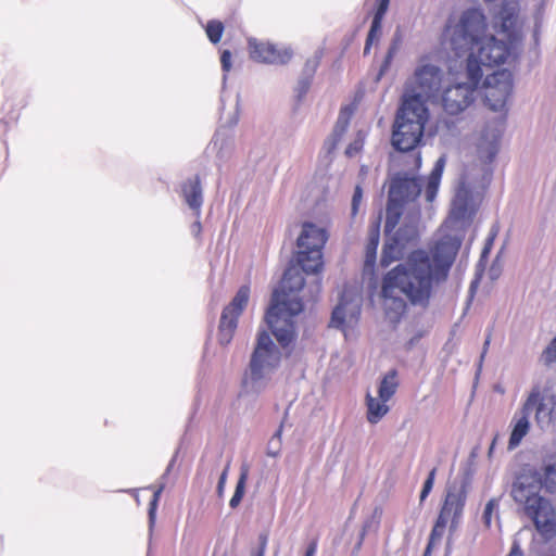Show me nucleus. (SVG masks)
I'll return each mask as SVG.
<instances>
[{"label": "nucleus", "instance_id": "1", "mask_svg": "<svg viewBox=\"0 0 556 556\" xmlns=\"http://www.w3.org/2000/svg\"><path fill=\"white\" fill-rule=\"evenodd\" d=\"M460 245V237L443 236L431 249V256L425 250H415L383 276L381 298L390 323L397 324L405 314V299L414 306L429 305L433 285L446 280Z\"/></svg>", "mask_w": 556, "mask_h": 556}, {"label": "nucleus", "instance_id": "2", "mask_svg": "<svg viewBox=\"0 0 556 556\" xmlns=\"http://www.w3.org/2000/svg\"><path fill=\"white\" fill-rule=\"evenodd\" d=\"M519 10L518 0H502L492 7L493 27L502 36L497 38L486 37L484 14L478 9H468L456 24L446 26L445 45L456 59L466 58V65L473 60L482 77L484 68L505 63L521 41Z\"/></svg>", "mask_w": 556, "mask_h": 556}, {"label": "nucleus", "instance_id": "3", "mask_svg": "<svg viewBox=\"0 0 556 556\" xmlns=\"http://www.w3.org/2000/svg\"><path fill=\"white\" fill-rule=\"evenodd\" d=\"M540 475L533 469L522 470L511 486V496L522 505L523 514L533 522L536 532L544 541L556 535V513L552 503L540 495L543 486Z\"/></svg>", "mask_w": 556, "mask_h": 556}, {"label": "nucleus", "instance_id": "4", "mask_svg": "<svg viewBox=\"0 0 556 556\" xmlns=\"http://www.w3.org/2000/svg\"><path fill=\"white\" fill-rule=\"evenodd\" d=\"M280 359L281 353L274 344L270 336L261 332L249 367L242 378V392L248 395H258L264 392Z\"/></svg>", "mask_w": 556, "mask_h": 556}, {"label": "nucleus", "instance_id": "5", "mask_svg": "<svg viewBox=\"0 0 556 556\" xmlns=\"http://www.w3.org/2000/svg\"><path fill=\"white\" fill-rule=\"evenodd\" d=\"M427 119L428 108L417 98L403 101L393 127L392 146L402 152L414 150L421 141Z\"/></svg>", "mask_w": 556, "mask_h": 556}, {"label": "nucleus", "instance_id": "6", "mask_svg": "<svg viewBox=\"0 0 556 556\" xmlns=\"http://www.w3.org/2000/svg\"><path fill=\"white\" fill-rule=\"evenodd\" d=\"M424 182L420 177L407 173H397L392 179L389 189L386 208L384 232H390L401 222L404 212L419 207L415 201L420 195Z\"/></svg>", "mask_w": 556, "mask_h": 556}, {"label": "nucleus", "instance_id": "7", "mask_svg": "<svg viewBox=\"0 0 556 556\" xmlns=\"http://www.w3.org/2000/svg\"><path fill=\"white\" fill-rule=\"evenodd\" d=\"M302 311L303 304L299 299L290 298L287 293H280L278 290L274 291L265 320L282 348L288 346L294 340L293 318Z\"/></svg>", "mask_w": 556, "mask_h": 556}, {"label": "nucleus", "instance_id": "8", "mask_svg": "<svg viewBox=\"0 0 556 556\" xmlns=\"http://www.w3.org/2000/svg\"><path fill=\"white\" fill-rule=\"evenodd\" d=\"M468 81L455 83L443 88L440 102L447 115H458L465 112L477 99L481 73L472 60L466 65Z\"/></svg>", "mask_w": 556, "mask_h": 556}, {"label": "nucleus", "instance_id": "9", "mask_svg": "<svg viewBox=\"0 0 556 556\" xmlns=\"http://www.w3.org/2000/svg\"><path fill=\"white\" fill-rule=\"evenodd\" d=\"M328 237L324 228L312 223H305L298 238L296 261L302 270L307 274H317L323 268L321 250Z\"/></svg>", "mask_w": 556, "mask_h": 556}, {"label": "nucleus", "instance_id": "10", "mask_svg": "<svg viewBox=\"0 0 556 556\" xmlns=\"http://www.w3.org/2000/svg\"><path fill=\"white\" fill-rule=\"evenodd\" d=\"M443 72L442 70L429 63H420L412 79L406 83L403 101L417 98L424 105L427 100L438 96L441 87Z\"/></svg>", "mask_w": 556, "mask_h": 556}, {"label": "nucleus", "instance_id": "11", "mask_svg": "<svg viewBox=\"0 0 556 556\" xmlns=\"http://www.w3.org/2000/svg\"><path fill=\"white\" fill-rule=\"evenodd\" d=\"M523 410L534 412L538 427L543 431L556 432V393H549L534 386L529 392Z\"/></svg>", "mask_w": 556, "mask_h": 556}, {"label": "nucleus", "instance_id": "12", "mask_svg": "<svg viewBox=\"0 0 556 556\" xmlns=\"http://www.w3.org/2000/svg\"><path fill=\"white\" fill-rule=\"evenodd\" d=\"M484 102L494 112L502 111L513 90V75L507 70H498L486 75L483 81Z\"/></svg>", "mask_w": 556, "mask_h": 556}, {"label": "nucleus", "instance_id": "13", "mask_svg": "<svg viewBox=\"0 0 556 556\" xmlns=\"http://www.w3.org/2000/svg\"><path fill=\"white\" fill-rule=\"evenodd\" d=\"M361 311V298L344 291L332 311L329 326L345 332L346 329H352L357 325Z\"/></svg>", "mask_w": 556, "mask_h": 556}, {"label": "nucleus", "instance_id": "14", "mask_svg": "<svg viewBox=\"0 0 556 556\" xmlns=\"http://www.w3.org/2000/svg\"><path fill=\"white\" fill-rule=\"evenodd\" d=\"M249 50L251 59L267 64L285 65L293 56V50L290 46H278L255 38L249 39Z\"/></svg>", "mask_w": 556, "mask_h": 556}, {"label": "nucleus", "instance_id": "15", "mask_svg": "<svg viewBox=\"0 0 556 556\" xmlns=\"http://www.w3.org/2000/svg\"><path fill=\"white\" fill-rule=\"evenodd\" d=\"M467 491L464 484H452L446 490L445 500L439 516L451 520L450 530L457 528L463 515Z\"/></svg>", "mask_w": 556, "mask_h": 556}, {"label": "nucleus", "instance_id": "16", "mask_svg": "<svg viewBox=\"0 0 556 556\" xmlns=\"http://www.w3.org/2000/svg\"><path fill=\"white\" fill-rule=\"evenodd\" d=\"M473 211L471 190L464 178L460 181L453 200L451 218L456 222H465L471 217Z\"/></svg>", "mask_w": 556, "mask_h": 556}, {"label": "nucleus", "instance_id": "17", "mask_svg": "<svg viewBox=\"0 0 556 556\" xmlns=\"http://www.w3.org/2000/svg\"><path fill=\"white\" fill-rule=\"evenodd\" d=\"M402 216V224L393 236L407 247L416 244L419 236L418 225L420 220V208L414 206L404 212Z\"/></svg>", "mask_w": 556, "mask_h": 556}, {"label": "nucleus", "instance_id": "18", "mask_svg": "<svg viewBox=\"0 0 556 556\" xmlns=\"http://www.w3.org/2000/svg\"><path fill=\"white\" fill-rule=\"evenodd\" d=\"M181 195L186 204L194 212L195 217L199 219L203 204V189L198 175L188 178L181 185Z\"/></svg>", "mask_w": 556, "mask_h": 556}, {"label": "nucleus", "instance_id": "19", "mask_svg": "<svg viewBox=\"0 0 556 556\" xmlns=\"http://www.w3.org/2000/svg\"><path fill=\"white\" fill-rule=\"evenodd\" d=\"M530 413L523 410V405L520 408L519 414H515L511 420V432L508 440L507 448L508 451H514L517 448L522 439L529 433L530 430V421H529Z\"/></svg>", "mask_w": 556, "mask_h": 556}, {"label": "nucleus", "instance_id": "20", "mask_svg": "<svg viewBox=\"0 0 556 556\" xmlns=\"http://www.w3.org/2000/svg\"><path fill=\"white\" fill-rule=\"evenodd\" d=\"M500 138L501 134L496 129H485L483 132L478 146V154L484 163H491L495 159L498 152Z\"/></svg>", "mask_w": 556, "mask_h": 556}, {"label": "nucleus", "instance_id": "21", "mask_svg": "<svg viewBox=\"0 0 556 556\" xmlns=\"http://www.w3.org/2000/svg\"><path fill=\"white\" fill-rule=\"evenodd\" d=\"M392 231L393 229L388 233L386 232V235L389 236ZM406 248L407 245L394 236L388 237L382 250L381 266L387 267L392 262L402 258L406 253Z\"/></svg>", "mask_w": 556, "mask_h": 556}, {"label": "nucleus", "instance_id": "22", "mask_svg": "<svg viewBox=\"0 0 556 556\" xmlns=\"http://www.w3.org/2000/svg\"><path fill=\"white\" fill-rule=\"evenodd\" d=\"M445 163L446 159L444 155L440 156L434 163V166L428 177L425 190V198L427 202L431 203L437 198Z\"/></svg>", "mask_w": 556, "mask_h": 556}, {"label": "nucleus", "instance_id": "23", "mask_svg": "<svg viewBox=\"0 0 556 556\" xmlns=\"http://www.w3.org/2000/svg\"><path fill=\"white\" fill-rule=\"evenodd\" d=\"M540 475L543 486L549 492L556 491V454L544 459L540 470H533Z\"/></svg>", "mask_w": 556, "mask_h": 556}, {"label": "nucleus", "instance_id": "24", "mask_svg": "<svg viewBox=\"0 0 556 556\" xmlns=\"http://www.w3.org/2000/svg\"><path fill=\"white\" fill-rule=\"evenodd\" d=\"M366 406L367 420L372 425L378 424L390 409L387 402H382V400L374 397L370 393H367L366 395Z\"/></svg>", "mask_w": 556, "mask_h": 556}, {"label": "nucleus", "instance_id": "25", "mask_svg": "<svg viewBox=\"0 0 556 556\" xmlns=\"http://www.w3.org/2000/svg\"><path fill=\"white\" fill-rule=\"evenodd\" d=\"M212 147L219 159L227 157L233 149V137L226 129H218L212 140Z\"/></svg>", "mask_w": 556, "mask_h": 556}, {"label": "nucleus", "instance_id": "26", "mask_svg": "<svg viewBox=\"0 0 556 556\" xmlns=\"http://www.w3.org/2000/svg\"><path fill=\"white\" fill-rule=\"evenodd\" d=\"M250 298V288L248 286H242L237 291L236 295L233 296L232 301L228 306H226L223 311V313L228 312V317H235V319L238 320L239 316L243 312L244 307L248 304Z\"/></svg>", "mask_w": 556, "mask_h": 556}, {"label": "nucleus", "instance_id": "27", "mask_svg": "<svg viewBox=\"0 0 556 556\" xmlns=\"http://www.w3.org/2000/svg\"><path fill=\"white\" fill-rule=\"evenodd\" d=\"M304 283L305 280L303 275L294 268H289L283 274L281 281V293H286L287 291L290 293L299 292L304 287Z\"/></svg>", "mask_w": 556, "mask_h": 556}, {"label": "nucleus", "instance_id": "28", "mask_svg": "<svg viewBox=\"0 0 556 556\" xmlns=\"http://www.w3.org/2000/svg\"><path fill=\"white\" fill-rule=\"evenodd\" d=\"M237 321L233 316L228 317V312L222 313L218 331V341L222 345L230 343L237 328Z\"/></svg>", "mask_w": 556, "mask_h": 556}, {"label": "nucleus", "instance_id": "29", "mask_svg": "<svg viewBox=\"0 0 556 556\" xmlns=\"http://www.w3.org/2000/svg\"><path fill=\"white\" fill-rule=\"evenodd\" d=\"M397 381H396V371H389L380 381L378 388V396L382 402H388L396 392Z\"/></svg>", "mask_w": 556, "mask_h": 556}, {"label": "nucleus", "instance_id": "30", "mask_svg": "<svg viewBox=\"0 0 556 556\" xmlns=\"http://www.w3.org/2000/svg\"><path fill=\"white\" fill-rule=\"evenodd\" d=\"M249 477V467L247 465H242L240 468V476L237 481V485L233 492V495L230 498L229 506L231 508H237L242 501L245 491V483Z\"/></svg>", "mask_w": 556, "mask_h": 556}, {"label": "nucleus", "instance_id": "31", "mask_svg": "<svg viewBox=\"0 0 556 556\" xmlns=\"http://www.w3.org/2000/svg\"><path fill=\"white\" fill-rule=\"evenodd\" d=\"M379 228L372 227L368 235V242L366 244L365 265L367 267L374 266L377 256V249L379 244Z\"/></svg>", "mask_w": 556, "mask_h": 556}, {"label": "nucleus", "instance_id": "32", "mask_svg": "<svg viewBox=\"0 0 556 556\" xmlns=\"http://www.w3.org/2000/svg\"><path fill=\"white\" fill-rule=\"evenodd\" d=\"M447 522H448V519H446L442 516L438 517V519L432 528V531L430 533L429 542L426 547L424 556H428L431 552V548L441 541V539L444 535Z\"/></svg>", "mask_w": 556, "mask_h": 556}, {"label": "nucleus", "instance_id": "33", "mask_svg": "<svg viewBox=\"0 0 556 556\" xmlns=\"http://www.w3.org/2000/svg\"><path fill=\"white\" fill-rule=\"evenodd\" d=\"M352 113H353V110L349 106L341 109L338 119H337V123L334 125L333 131H332L333 134H336V136L342 137L344 135V132L346 131V129L349 127Z\"/></svg>", "mask_w": 556, "mask_h": 556}, {"label": "nucleus", "instance_id": "34", "mask_svg": "<svg viewBox=\"0 0 556 556\" xmlns=\"http://www.w3.org/2000/svg\"><path fill=\"white\" fill-rule=\"evenodd\" d=\"M205 33L210 41L214 45L218 43L224 33V25L217 20H212L206 24Z\"/></svg>", "mask_w": 556, "mask_h": 556}, {"label": "nucleus", "instance_id": "35", "mask_svg": "<svg viewBox=\"0 0 556 556\" xmlns=\"http://www.w3.org/2000/svg\"><path fill=\"white\" fill-rule=\"evenodd\" d=\"M400 42H401V37L399 35H395V37L393 38V40L388 49L384 61L380 67V73H379L380 76L383 75L388 71L394 55L396 54V52L399 50Z\"/></svg>", "mask_w": 556, "mask_h": 556}, {"label": "nucleus", "instance_id": "36", "mask_svg": "<svg viewBox=\"0 0 556 556\" xmlns=\"http://www.w3.org/2000/svg\"><path fill=\"white\" fill-rule=\"evenodd\" d=\"M281 432L282 426L275 432L267 444L266 454L270 457H277L281 450Z\"/></svg>", "mask_w": 556, "mask_h": 556}, {"label": "nucleus", "instance_id": "37", "mask_svg": "<svg viewBox=\"0 0 556 556\" xmlns=\"http://www.w3.org/2000/svg\"><path fill=\"white\" fill-rule=\"evenodd\" d=\"M526 531H530V528L529 527H523L521 530H519L516 535L514 536L513 539V542H511V546H510V551L509 553L507 554V556H525V553L521 548V541H520V538L521 535L526 532Z\"/></svg>", "mask_w": 556, "mask_h": 556}, {"label": "nucleus", "instance_id": "38", "mask_svg": "<svg viewBox=\"0 0 556 556\" xmlns=\"http://www.w3.org/2000/svg\"><path fill=\"white\" fill-rule=\"evenodd\" d=\"M320 62V54L316 52L312 58L307 59L302 70V75L314 77Z\"/></svg>", "mask_w": 556, "mask_h": 556}, {"label": "nucleus", "instance_id": "39", "mask_svg": "<svg viewBox=\"0 0 556 556\" xmlns=\"http://www.w3.org/2000/svg\"><path fill=\"white\" fill-rule=\"evenodd\" d=\"M164 483H162L153 493V498L152 501L150 502V507H149V525H150V530H152V527L154 525V521H155V511H156V506H157V502H159V497L164 489Z\"/></svg>", "mask_w": 556, "mask_h": 556}, {"label": "nucleus", "instance_id": "40", "mask_svg": "<svg viewBox=\"0 0 556 556\" xmlns=\"http://www.w3.org/2000/svg\"><path fill=\"white\" fill-rule=\"evenodd\" d=\"M498 508V500L496 498H491L485 507H484V511H483V516H482V519H483V522L484 525L490 528L491 527V523H492V515H493V511L495 509Z\"/></svg>", "mask_w": 556, "mask_h": 556}, {"label": "nucleus", "instance_id": "41", "mask_svg": "<svg viewBox=\"0 0 556 556\" xmlns=\"http://www.w3.org/2000/svg\"><path fill=\"white\" fill-rule=\"evenodd\" d=\"M312 80V77H307L301 74L295 87V92L299 99L303 98L306 94L311 87Z\"/></svg>", "mask_w": 556, "mask_h": 556}, {"label": "nucleus", "instance_id": "42", "mask_svg": "<svg viewBox=\"0 0 556 556\" xmlns=\"http://www.w3.org/2000/svg\"><path fill=\"white\" fill-rule=\"evenodd\" d=\"M378 525H379V521L376 520L375 517H371L370 519H368L364 526H363V530L361 532V536H359V540L355 546V549L358 551L362 546V543H363V540H364V536L365 534L368 532V531H376L378 529Z\"/></svg>", "mask_w": 556, "mask_h": 556}, {"label": "nucleus", "instance_id": "43", "mask_svg": "<svg viewBox=\"0 0 556 556\" xmlns=\"http://www.w3.org/2000/svg\"><path fill=\"white\" fill-rule=\"evenodd\" d=\"M435 472H437V469L433 468L429 472L426 481L424 482V486L420 492V502L425 501L427 498V496L429 495V493L431 492V490L433 488V483H434Z\"/></svg>", "mask_w": 556, "mask_h": 556}, {"label": "nucleus", "instance_id": "44", "mask_svg": "<svg viewBox=\"0 0 556 556\" xmlns=\"http://www.w3.org/2000/svg\"><path fill=\"white\" fill-rule=\"evenodd\" d=\"M381 23H382V20H379L377 17L372 18L370 29L367 35L368 43H372L375 40L378 39L380 31H381Z\"/></svg>", "mask_w": 556, "mask_h": 556}, {"label": "nucleus", "instance_id": "45", "mask_svg": "<svg viewBox=\"0 0 556 556\" xmlns=\"http://www.w3.org/2000/svg\"><path fill=\"white\" fill-rule=\"evenodd\" d=\"M341 138H342V137H340V136H336V134H333V132H332V134H331V135H330L326 140H325L324 146H323V151H324L326 154H331V153L336 150V148H337V146H338L339 141L341 140Z\"/></svg>", "mask_w": 556, "mask_h": 556}, {"label": "nucleus", "instance_id": "46", "mask_svg": "<svg viewBox=\"0 0 556 556\" xmlns=\"http://www.w3.org/2000/svg\"><path fill=\"white\" fill-rule=\"evenodd\" d=\"M363 199V189L359 185H357L354 189L353 198H352V214L356 215L358 211L359 203Z\"/></svg>", "mask_w": 556, "mask_h": 556}, {"label": "nucleus", "instance_id": "47", "mask_svg": "<svg viewBox=\"0 0 556 556\" xmlns=\"http://www.w3.org/2000/svg\"><path fill=\"white\" fill-rule=\"evenodd\" d=\"M228 470H229V463L226 465L225 469L223 470V472L220 473L219 479H218V483H217L218 496H223V494H224L226 480H227V476H228Z\"/></svg>", "mask_w": 556, "mask_h": 556}, {"label": "nucleus", "instance_id": "48", "mask_svg": "<svg viewBox=\"0 0 556 556\" xmlns=\"http://www.w3.org/2000/svg\"><path fill=\"white\" fill-rule=\"evenodd\" d=\"M220 64L225 73L231 70V52L229 50H224L222 52Z\"/></svg>", "mask_w": 556, "mask_h": 556}, {"label": "nucleus", "instance_id": "49", "mask_svg": "<svg viewBox=\"0 0 556 556\" xmlns=\"http://www.w3.org/2000/svg\"><path fill=\"white\" fill-rule=\"evenodd\" d=\"M390 0H380L379 5L377 8V11L374 15V17H377L379 20H383V16L388 10Z\"/></svg>", "mask_w": 556, "mask_h": 556}, {"label": "nucleus", "instance_id": "50", "mask_svg": "<svg viewBox=\"0 0 556 556\" xmlns=\"http://www.w3.org/2000/svg\"><path fill=\"white\" fill-rule=\"evenodd\" d=\"M258 547L257 551H262L266 553L267 544H268V534L266 532H262L258 534Z\"/></svg>", "mask_w": 556, "mask_h": 556}, {"label": "nucleus", "instance_id": "51", "mask_svg": "<svg viewBox=\"0 0 556 556\" xmlns=\"http://www.w3.org/2000/svg\"><path fill=\"white\" fill-rule=\"evenodd\" d=\"M494 237H495V232L494 233H491L490 237L488 238L486 242H485V245L482 250V253H481V256L482 257H485L490 250H491V247H492V243H493V240H494Z\"/></svg>", "mask_w": 556, "mask_h": 556}, {"label": "nucleus", "instance_id": "52", "mask_svg": "<svg viewBox=\"0 0 556 556\" xmlns=\"http://www.w3.org/2000/svg\"><path fill=\"white\" fill-rule=\"evenodd\" d=\"M316 551H317V543L315 541H313L308 544L304 556H315Z\"/></svg>", "mask_w": 556, "mask_h": 556}, {"label": "nucleus", "instance_id": "53", "mask_svg": "<svg viewBox=\"0 0 556 556\" xmlns=\"http://www.w3.org/2000/svg\"><path fill=\"white\" fill-rule=\"evenodd\" d=\"M490 342H491V333L489 332L486 338H485V341L483 343V350H482V353H481V357H480V363L482 362L486 351H488V348L490 345Z\"/></svg>", "mask_w": 556, "mask_h": 556}, {"label": "nucleus", "instance_id": "54", "mask_svg": "<svg viewBox=\"0 0 556 556\" xmlns=\"http://www.w3.org/2000/svg\"><path fill=\"white\" fill-rule=\"evenodd\" d=\"M191 231L192 233H194L195 236H198L201 231V223L199 220H197L192 226H191Z\"/></svg>", "mask_w": 556, "mask_h": 556}, {"label": "nucleus", "instance_id": "55", "mask_svg": "<svg viewBox=\"0 0 556 556\" xmlns=\"http://www.w3.org/2000/svg\"><path fill=\"white\" fill-rule=\"evenodd\" d=\"M358 150V144L357 142H355L354 144H350L346 149V154L348 155H353L354 152H356Z\"/></svg>", "mask_w": 556, "mask_h": 556}, {"label": "nucleus", "instance_id": "56", "mask_svg": "<svg viewBox=\"0 0 556 556\" xmlns=\"http://www.w3.org/2000/svg\"><path fill=\"white\" fill-rule=\"evenodd\" d=\"M174 463H175V458H173V459L170 460V463L168 464V466H167V468H166V471H165V473L163 475V477H162V478H165V477L168 475V472L170 471V469H172V467H173Z\"/></svg>", "mask_w": 556, "mask_h": 556}, {"label": "nucleus", "instance_id": "57", "mask_svg": "<svg viewBox=\"0 0 556 556\" xmlns=\"http://www.w3.org/2000/svg\"><path fill=\"white\" fill-rule=\"evenodd\" d=\"M496 439H497V437H495V438L493 439L492 443H491V446H490V448H489V456H491V455H492V453H493V451H494V447H495V444H496Z\"/></svg>", "mask_w": 556, "mask_h": 556}, {"label": "nucleus", "instance_id": "58", "mask_svg": "<svg viewBox=\"0 0 556 556\" xmlns=\"http://www.w3.org/2000/svg\"><path fill=\"white\" fill-rule=\"evenodd\" d=\"M371 45L372 43H368V39H366V45H365V48H364V54H368L369 53Z\"/></svg>", "mask_w": 556, "mask_h": 556}, {"label": "nucleus", "instance_id": "59", "mask_svg": "<svg viewBox=\"0 0 556 556\" xmlns=\"http://www.w3.org/2000/svg\"><path fill=\"white\" fill-rule=\"evenodd\" d=\"M251 556H265V553H263L262 551L253 549L251 552Z\"/></svg>", "mask_w": 556, "mask_h": 556}, {"label": "nucleus", "instance_id": "60", "mask_svg": "<svg viewBox=\"0 0 556 556\" xmlns=\"http://www.w3.org/2000/svg\"><path fill=\"white\" fill-rule=\"evenodd\" d=\"M315 282H316L317 289L319 290L320 289V280L318 278H315Z\"/></svg>", "mask_w": 556, "mask_h": 556}, {"label": "nucleus", "instance_id": "61", "mask_svg": "<svg viewBox=\"0 0 556 556\" xmlns=\"http://www.w3.org/2000/svg\"><path fill=\"white\" fill-rule=\"evenodd\" d=\"M416 161H417V164H418V166H419V165H420V163H421V157H420V155H418V156H417Z\"/></svg>", "mask_w": 556, "mask_h": 556}]
</instances>
